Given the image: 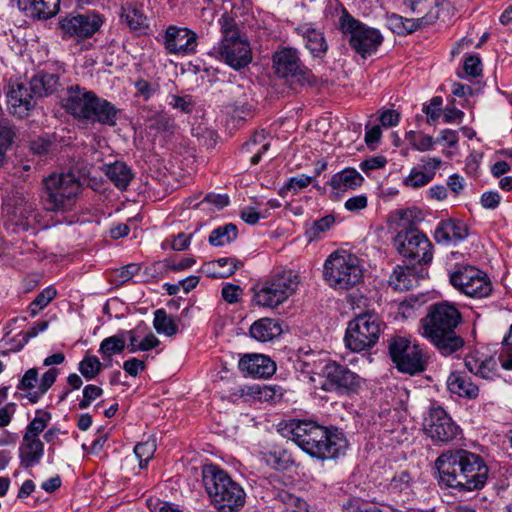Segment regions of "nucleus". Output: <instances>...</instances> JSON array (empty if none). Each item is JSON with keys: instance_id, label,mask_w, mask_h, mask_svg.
<instances>
[{"instance_id": "f257e3e1", "label": "nucleus", "mask_w": 512, "mask_h": 512, "mask_svg": "<svg viewBox=\"0 0 512 512\" xmlns=\"http://www.w3.org/2000/svg\"><path fill=\"white\" fill-rule=\"evenodd\" d=\"M279 431L303 451L322 460L336 459L344 455L348 447L343 432L311 421L290 420Z\"/></svg>"}, {"instance_id": "f03ea898", "label": "nucleus", "mask_w": 512, "mask_h": 512, "mask_svg": "<svg viewBox=\"0 0 512 512\" xmlns=\"http://www.w3.org/2000/svg\"><path fill=\"white\" fill-rule=\"evenodd\" d=\"M435 464L439 481L459 491L482 489L488 479L489 468L482 457L466 450L442 453Z\"/></svg>"}, {"instance_id": "7ed1b4c3", "label": "nucleus", "mask_w": 512, "mask_h": 512, "mask_svg": "<svg viewBox=\"0 0 512 512\" xmlns=\"http://www.w3.org/2000/svg\"><path fill=\"white\" fill-rule=\"evenodd\" d=\"M461 321L459 310L447 302L430 306L422 319L423 336L427 338L444 356L461 349L463 339L457 335L456 327Z\"/></svg>"}, {"instance_id": "20e7f679", "label": "nucleus", "mask_w": 512, "mask_h": 512, "mask_svg": "<svg viewBox=\"0 0 512 512\" xmlns=\"http://www.w3.org/2000/svg\"><path fill=\"white\" fill-rule=\"evenodd\" d=\"M221 40L213 48V54L236 71L246 68L253 59L252 48L247 37L241 32L237 22L228 13L218 20Z\"/></svg>"}, {"instance_id": "39448f33", "label": "nucleus", "mask_w": 512, "mask_h": 512, "mask_svg": "<svg viewBox=\"0 0 512 512\" xmlns=\"http://www.w3.org/2000/svg\"><path fill=\"white\" fill-rule=\"evenodd\" d=\"M203 483L212 503L220 512H235L244 505L243 488L218 466L204 467Z\"/></svg>"}, {"instance_id": "423d86ee", "label": "nucleus", "mask_w": 512, "mask_h": 512, "mask_svg": "<svg viewBox=\"0 0 512 512\" xmlns=\"http://www.w3.org/2000/svg\"><path fill=\"white\" fill-rule=\"evenodd\" d=\"M324 278L333 289L347 291L363 279L361 261L347 251L333 252L324 263Z\"/></svg>"}, {"instance_id": "0eeeda50", "label": "nucleus", "mask_w": 512, "mask_h": 512, "mask_svg": "<svg viewBox=\"0 0 512 512\" xmlns=\"http://www.w3.org/2000/svg\"><path fill=\"white\" fill-rule=\"evenodd\" d=\"M299 281L292 270L274 273L253 288V302L266 308H276L283 304L297 290Z\"/></svg>"}, {"instance_id": "6e6552de", "label": "nucleus", "mask_w": 512, "mask_h": 512, "mask_svg": "<svg viewBox=\"0 0 512 512\" xmlns=\"http://www.w3.org/2000/svg\"><path fill=\"white\" fill-rule=\"evenodd\" d=\"M338 25L350 46L363 58L375 53L383 42L377 29L363 24L345 9L341 12Z\"/></svg>"}, {"instance_id": "1a4fd4ad", "label": "nucleus", "mask_w": 512, "mask_h": 512, "mask_svg": "<svg viewBox=\"0 0 512 512\" xmlns=\"http://www.w3.org/2000/svg\"><path fill=\"white\" fill-rule=\"evenodd\" d=\"M45 204L51 211L70 209L80 192L78 179L70 173L52 174L44 181Z\"/></svg>"}, {"instance_id": "9d476101", "label": "nucleus", "mask_w": 512, "mask_h": 512, "mask_svg": "<svg viewBox=\"0 0 512 512\" xmlns=\"http://www.w3.org/2000/svg\"><path fill=\"white\" fill-rule=\"evenodd\" d=\"M381 333V322L377 315L360 314L349 321L346 334V346L353 352H362L373 347Z\"/></svg>"}, {"instance_id": "9b49d317", "label": "nucleus", "mask_w": 512, "mask_h": 512, "mask_svg": "<svg viewBox=\"0 0 512 512\" xmlns=\"http://www.w3.org/2000/svg\"><path fill=\"white\" fill-rule=\"evenodd\" d=\"M394 244L405 258L417 263L428 264L433 259L432 244L427 236L415 228L404 229L397 233Z\"/></svg>"}, {"instance_id": "f8f14e48", "label": "nucleus", "mask_w": 512, "mask_h": 512, "mask_svg": "<svg viewBox=\"0 0 512 512\" xmlns=\"http://www.w3.org/2000/svg\"><path fill=\"white\" fill-rule=\"evenodd\" d=\"M392 361L400 372L414 375L425 370L426 361L419 345L403 337L392 339L389 344Z\"/></svg>"}, {"instance_id": "ddd939ff", "label": "nucleus", "mask_w": 512, "mask_h": 512, "mask_svg": "<svg viewBox=\"0 0 512 512\" xmlns=\"http://www.w3.org/2000/svg\"><path fill=\"white\" fill-rule=\"evenodd\" d=\"M450 283L459 292L473 298L487 297L492 291L487 274L473 266H463L453 271Z\"/></svg>"}, {"instance_id": "4468645a", "label": "nucleus", "mask_w": 512, "mask_h": 512, "mask_svg": "<svg viewBox=\"0 0 512 512\" xmlns=\"http://www.w3.org/2000/svg\"><path fill=\"white\" fill-rule=\"evenodd\" d=\"M273 67L279 77L291 79L302 85L314 81L313 74L302 64L299 52L295 48L285 47L276 51L273 55Z\"/></svg>"}, {"instance_id": "2eb2a0df", "label": "nucleus", "mask_w": 512, "mask_h": 512, "mask_svg": "<svg viewBox=\"0 0 512 512\" xmlns=\"http://www.w3.org/2000/svg\"><path fill=\"white\" fill-rule=\"evenodd\" d=\"M423 431L434 442L447 443L459 434V427L440 406L432 405L423 419Z\"/></svg>"}, {"instance_id": "dca6fc26", "label": "nucleus", "mask_w": 512, "mask_h": 512, "mask_svg": "<svg viewBox=\"0 0 512 512\" xmlns=\"http://www.w3.org/2000/svg\"><path fill=\"white\" fill-rule=\"evenodd\" d=\"M322 376L324 380L320 387L328 392H354L361 386L362 382L361 377L356 373L333 361H329L323 366Z\"/></svg>"}, {"instance_id": "f3484780", "label": "nucleus", "mask_w": 512, "mask_h": 512, "mask_svg": "<svg viewBox=\"0 0 512 512\" xmlns=\"http://www.w3.org/2000/svg\"><path fill=\"white\" fill-rule=\"evenodd\" d=\"M66 38L85 39L93 36L103 25V18L95 12L70 15L59 22Z\"/></svg>"}, {"instance_id": "a211bd4d", "label": "nucleus", "mask_w": 512, "mask_h": 512, "mask_svg": "<svg viewBox=\"0 0 512 512\" xmlns=\"http://www.w3.org/2000/svg\"><path fill=\"white\" fill-rule=\"evenodd\" d=\"M197 34L184 27L169 26L164 34L165 49L169 54L191 55L198 46Z\"/></svg>"}, {"instance_id": "6ab92c4d", "label": "nucleus", "mask_w": 512, "mask_h": 512, "mask_svg": "<svg viewBox=\"0 0 512 512\" xmlns=\"http://www.w3.org/2000/svg\"><path fill=\"white\" fill-rule=\"evenodd\" d=\"M94 96L95 93L85 88L71 87L62 100V105L74 117L87 120Z\"/></svg>"}, {"instance_id": "aec40b11", "label": "nucleus", "mask_w": 512, "mask_h": 512, "mask_svg": "<svg viewBox=\"0 0 512 512\" xmlns=\"http://www.w3.org/2000/svg\"><path fill=\"white\" fill-rule=\"evenodd\" d=\"M34 93L24 84L16 83L10 86L7 94V104L10 113L23 118L28 115V112L34 107Z\"/></svg>"}, {"instance_id": "412c9836", "label": "nucleus", "mask_w": 512, "mask_h": 512, "mask_svg": "<svg viewBox=\"0 0 512 512\" xmlns=\"http://www.w3.org/2000/svg\"><path fill=\"white\" fill-rule=\"evenodd\" d=\"M239 369L246 376L268 378L276 371L275 363L262 354H247L239 360Z\"/></svg>"}, {"instance_id": "4be33fe9", "label": "nucleus", "mask_w": 512, "mask_h": 512, "mask_svg": "<svg viewBox=\"0 0 512 512\" xmlns=\"http://www.w3.org/2000/svg\"><path fill=\"white\" fill-rule=\"evenodd\" d=\"M465 366L471 373L485 380H494L498 377L497 362L494 357L479 351L466 356Z\"/></svg>"}, {"instance_id": "5701e85b", "label": "nucleus", "mask_w": 512, "mask_h": 512, "mask_svg": "<svg viewBox=\"0 0 512 512\" xmlns=\"http://www.w3.org/2000/svg\"><path fill=\"white\" fill-rule=\"evenodd\" d=\"M468 236L467 225L458 220L447 219L439 222L434 237L440 244H458Z\"/></svg>"}, {"instance_id": "b1692460", "label": "nucleus", "mask_w": 512, "mask_h": 512, "mask_svg": "<svg viewBox=\"0 0 512 512\" xmlns=\"http://www.w3.org/2000/svg\"><path fill=\"white\" fill-rule=\"evenodd\" d=\"M296 32L305 43V47L314 57H323L328 49V44L321 30L312 23H303L296 27Z\"/></svg>"}, {"instance_id": "393cba45", "label": "nucleus", "mask_w": 512, "mask_h": 512, "mask_svg": "<svg viewBox=\"0 0 512 512\" xmlns=\"http://www.w3.org/2000/svg\"><path fill=\"white\" fill-rule=\"evenodd\" d=\"M120 16L135 32L144 33L149 26L148 19L143 12V5L136 0H128L123 3Z\"/></svg>"}, {"instance_id": "a878e982", "label": "nucleus", "mask_w": 512, "mask_h": 512, "mask_svg": "<svg viewBox=\"0 0 512 512\" xmlns=\"http://www.w3.org/2000/svg\"><path fill=\"white\" fill-rule=\"evenodd\" d=\"M44 455V443L40 438L23 436L19 446L20 464L24 468H31L40 463Z\"/></svg>"}, {"instance_id": "bb28decb", "label": "nucleus", "mask_w": 512, "mask_h": 512, "mask_svg": "<svg viewBox=\"0 0 512 512\" xmlns=\"http://www.w3.org/2000/svg\"><path fill=\"white\" fill-rule=\"evenodd\" d=\"M243 266V262L235 257H223L204 263L201 272L210 278H227Z\"/></svg>"}, {"instance_id": "cd10ccee", "label": "nucleus", "mask_w": 512, "mask_h": 512, "mask_svg": "<svg viewBox=\"0 0 512 512\" xmlns=\"http://www.w3.org/2000/svg\"><path fill=\"white\" fill-rule=\"evenodd\" d=\"M435 19V16L429 14L416 19L404 18L400 15L392 14L387 18V23L394 33L398 35H405L432 24Z\"/></svg>"}, {"instance_id": "c85d7f7f", "label": "nucleus", "mask_w": 512, "mask_h": 512, "mask_svg": "<svg viewBox=\"0 0 512 512\" xmlns=\"http://www.w3.org/2000/svg\"><path fill=\"white\" fill-rule=\"evenodd\" d=\"M447 387L449 391L460 397L469 399L476 398L479 394V388L463 372H452L447 378Z\"/></svg>"}, {"instance_id": "c756f323", "label": "nucleus", "mask_w": 512, "mask_h": 512, "mask_svg": "<svg viewBox=\"0 0 512 512\" xmlns=\"http://www.w3.org/2000/svg\"><path fill=\"white\" fill-rule=\"evenodd\" d=\"M89 110H91V112H89L88 121L99 122L110 126L116 124L117 109L109 101L95 95Z\"/></svg>"}, {"instance_id": "7c9ffc66", "label": "nucleus", "mask_w": 512, "mask_h": 512, "mask_svg": "<svg viewBox=\"0 0 512 512\" xmlns=\"http://www.w3.org/2000/svg\"><path fill=\"white\" fill-rule=\"evenodd\" d=\"M37 218L38 214L34 203L22 201L14 208L10 221L14 223L19 230L28 231L38 222Z\"/></svg>"}, {"instance_id": "2f4dec72", "label": "nucleus", "mask_w": 512, "mask_h": 512, "mask_svg": "<svg viewBox=\"0 0 512 512\" xmlns=\"http://www.w3.org/2000/svg\"><path fill=\"white\" fill-rule=\"evenodd\" d=\"M108 179L120 190H125L134 178L132 169L122 161L106 164L103 169Z\"/></svg>"}, {"instance_id": "473e14b6", "label": "nucleus", "mask_w": 512, "mask_h": 512, "mask_svg": "<svg viewBox=\"0 0 512 512\" xmlns=\"http://www.w3.org/2000/svg\"><path fill=\"white\" fill-rule=\"evenodd\" d=\"M282 328L278 320L261 318L255 321L250 327V335L257 341L268 342L278 337Z\"/></svg>"}, {"instance_id": "72a5a7b5", "label": "nucleus", "mask_w": 512, "mask_h": 512, "mask_svg": "<svg viewBox=\"0 0 512 512\" xmlns=\"http://www.w3.org/2000/svg\"><path fill=\"white\" fill-rule=\"evenodd\" d=\"M363 180L362 175L356 169L345 168L332 176L329 185L333 191L338 193L356 189L361 186Z\"/></svg>"}, {"instance_id": "f704fd0d", "label": "nucleus", "mask_w": 512, "mask_h": 512, "mask_svg": "<svg viewBox=\"0 0 512 512\" xmlns=\"http://www.w3.org/2000/svg\"><path fill=\"white\" fill-rule=\"evenodd\" d=\"M29 85L35 96H47L59 89V76L55 73L39 72L31 79Z\"/></svg>"}, {"instance_id": "c9c22d12", "label": "nucleus", "mask_w": 512, "mask_h": 512, "mask_svg": "<svg viewBox=\"0 0 512 512\" xmlns=\"http://www.w3.org/2000/svg\"><path fill=\"white\" fill-rule=\"evenodd\" d=\"M417 283L412 269L397 266L389 279V286L395 291H407Z\"/></svg>"}, {"instance_id": "e433bc0d", "label": "nucleus", "mask_w": 512, "mask_h": 512, "mask_svg": "<svg viewBox=\"0 0 512 512\" xmlns=\"http://www.w3.org/2000/svg\"><path fill=\"white\" fill-rule=\"evenodd\" d=\"M238 236V229L233 223L217 227L210 233L208 241L215 247H223L232 243Z\"/></svg>"}, {"instance_id": "4c0bfd02", "label": "nucleus", "mask_w": 512, "mask_h": 512, "mask_svg": "<svg viewBox=\"0 0 512 512\" xmlns=\"http://www.w3.org/2000/svg\"><path fill=\"white\" fill-rule=\"evenodd\" d=\"M249 393L255 395L262 402L276 404L282 400L284 390L277 385H254L249 387Z\"/></svg>"}, {"instance_id": "58836bf2", "label": "nucleus", "mask_w": 512, "mask_h": 512, "mask_svg": "<svg viewBox=\"0 0 512 512\" xmlns=\"http://www.w3.org/2000/svg\"><path fill=\"white\" fill-rule=\"evenodd\" d=\"M153 326L158 334L169 337L178 332V324L175 319L168 315L164 309H158L154 312Z\"/></svg>"}, {"instance_id": "ea45409f", "label": "nucleus", "mask_w": 512, "mask_h": 512, "mask_svg": "<svg viewBox=\"0 0 512 512\" xmlns=\"http://www.w3.org/2000/svg\"><path fill=\"white\" fill-rule=\"evenodd\" d=\"M335 224V217L333 215H327L321 219L313 221L306 228V238L308 241H315L323 238L326 232H328Z\"/></svg>"}, {"instance_id": "a19ab883", "label": "nucleus", "mask_w": 512, "mask_h": 512, "mask_svg": "<svg viewBox=\"0 0 512 512\" xmlns=\"http://www.w3.org/2000/svg\"><path fill=\"white\" fill-rule=\"evenodd\" d=\"M125 340L118 335H113L102 340L99 353L103 359H110L113 355L120 354L125 349Z\"/></svg>"}, {"instance_id": "79ce46f5", "label": "nucleus", "mask_w": 512, "mask_h": 512, "mask_svg": "<svg viewBox=\"0 0 512 512\" xmlns=\"http://www.w3.org/2000/svg\"><path fill=\"white\" fill-rule=\"evenodd\" d=\"M149 128L158 132H171L175 128L174 119L166 112H156L149 119Z\"/></svg>"}, {"instance_id": "37998d69", "label": "nucleus", "mask_w": 512, "mask_h": 512, "mask_svg": "<svg viewBox=\"0 0 512 512\" xmlns=\"http://www.w3.org/2000/svg\"><path fill=\"white\" fill-rule=\"evenodd\" d=\"M56 377V369H49L47 372H45L40 380L38 389L34 392L28 393L27 397L29 398L30 402L36 403L54 384Z\"/></svg>"}, {"instance_id": "c03bdc74", "label": "nucleus", "mask_w": 512, "mask_h": 512, "mask_svg": "<svg viewBox=\"0 0 512 512\" xmlns=\"http://www.w3.org/2000/svg\"><path fill=\"white\" fill-rule=\"evenodd\" d=\"M78 369L87 380L94 379L102 370V363L96 356H85L79 362Z\"/></svg>"}, {"instance_id": "a18cd8bd", "label": "nucleus", "mask_w": 512, "mask_h": 512, "mask_svg": "<svg viewBox=\"0 0 512 512\" xmlns=\"http://www.w3.org/2000/svg\"><path fill=\"white\" fill-rule=\"evenodd\" d=\"M156 451L155 440H147L145 442L138 443L134 447L135 456L139 460V467L145 468L149 460L153 457Z\"/></svg>"}, {"instance_id": "49530a36", "label": "nucleus", "mask_w": 512, "mask_h": 512, "mask_svg": "<svg viewBox=\"0 0 512 512\" xmlns=\"http://www.w3.org/2000/svg\"><path fill=\"white\" fill-rule=\"evenodd\" d=\"M263 460L273 469H285L289 461V457L285 450L275 449L263 453Z\"/></svg>"}, {"instance_id": "de8ad7c7", "label": "nucleus", "mask_w": 512, "mask_h": 512, "mask_svg": "<svg viewBox=\"0 0 512 512\" xmlns=\"http://www.w3.org/2000/svg\"><path fill=\"white\" fill-rule=\"evenodd\" d=\"M406 139L414 149L421 152L429 151L434 146L433 137L420 132L410 131L406 134Z\"/></svg>"}, {"instance_id": "09e8293b", "label": "nucleus", "mask_w": 512, "mask_h": 512, "mask_svg": "<svg viewBox=\"0 0 512 512\" xmlns=\"http://www.w3.org/2000/svg\"><path fill=\"white\" fill-rule=\"evenodd\" d=\"M56 294V289L52 286L46 287L42 290L30 304L29 308L31 314L34 316L40 310L45 308L55 298Z\"/></svg>"}, {"instance_id": "8fccbe9b", "label": "nucleus", "mask_w": 512, "mask_h": 512, "mask_svg": "<svg viewBox=\"0 0 512 512\" xmlns=\"http://www.w3.org/2000/svg\"><path fill=\"white\" fill-rule=\"evenodd\" d=\"M433 179L430 174H426L419 168H412L409 175L404 179L403 183L406 187L417 189L430 183Z\"/></svg>"}, {"instance_id": "3c124183", "label": "nucleus", "mask_w": 512, "mask_h": 512, "mask_svg": "<svg viewBox=\"0 0 512 512\" xmlns=\"http://www.w3.org/2000/svg\"><path fill=\"white\" fill-rule=\"evenodd\" d=\"M48 328L47 321H38L34 323V325L25 333H20L18 336H21V340L17 345L10 348V350L14 352L20 351L31 338L36 337L39 333L44 332Z\"/></svg>"}, {"instance_id": "603ef678", "label": "nucleus", "mask_w": 512, "mask_h": 512, "mask_svg": "<svg viewBox=\"0 0 512 512\" xmlns=\"http://www.w3.org/2000/svg\"><path fill=\"white\" fill-rule=\"evenodd\" d=\"M499 361L506 370H512V325L508 335L503 339Z\"/></svg>"}, {"instance_id": "864d4df0", "label": "nucleus", "mask_w": 512, "mask_h": 512, "mask_svg": "<svg viewBox=\"0 0 512 512\" xmlns=\"http://www.w3.org/2000/svg\"><path fill=\"white\" fill-rule=\"evenodd\" d=\"M57 3L51 5L47 0H35L31 18L47 19L55 14Z\"/></svg>"}, {"instance_id": "5fc2aeb1", "label": "nucleus", "mask_w": 512, "mask_h": 512, "mask_svg": "<svg viewBox=\"0 0 512 512\" xmlns=\"http://www.w3.org/2000/svg\"><path fill=\"white\" fill-rule=\"evenodd\" d=\"M49 417L46 414L36 416L26 427L23 436H30L32 438H39L40 434L45 430L48 424Z\"/></svg>"}, {"instance_id": "6e6d98bb", "label": "nucleus", "mask_w": 512, "mask_h": 512, "mask_svg": "<svg viewBox=\"0 0 512 512\" xmlns=\"http://www.w3.org/2000/svg\"><path fill=\"white\" fill-rule=\"evenodd\" d=\"M168 105L183 113H191L194 108V101L191 96L171 95L168 98Z\"/></svg>"}, {"instance_id": "4d7b16f0", "label": "nucleus", "mask_w": 512, "mask_h": 512, "mask_svg": "<svg viewBox=\"0 0 512 512\" xmlns=\"http://www.w3.org/2000/svg\"><path fill=\"white\" fill-rule=\"evenodd\" d=\"M15 131L10 122L0 119V146L9 149L14 141Z\"/></svg>"}, {"instance_id": "13d9d810", "label": "nucleus", "mask_w": 512, "mask_h": 512, "mask_svg": "<svg viewBox=\"0 0 512 512\" xmlns=\"http://www.w3.org/2000/svg\"><path fill=\"white\" fill-rule=\"evenodd\" d=\"M134 87L137 94L141 96L145 101L152 98L159 89L158 84L148 82L144 79H139L134 83Z\"/></svg>"}, {"instance_id": "bf43d9fd", "label": "nucleus", "mask_w": 512, "mask_h": 512, "mask_svg": "<svg viewBox=\"0 0 512 512\" xmlns=\"http://www.w3.org/2000/svg\"><path fill=\"white\" fill-rule=\"evenodd\" d=\"M53 143L48 135L38 136L30 141V150L36 155H44L51 151Z\"/></svg>"}, {"instance_id": "052dcab7", "label": "nucleus", "mask_w": 512, "mask_h": 512, "mask_svg": "<svg viewBox=\"0 0 512 512\" xmlns=\"http://www.w3.org/2000/svg\"><path fill=\"white\" fill-rule=\"evenodd\" d=\"M103 393V390L101 387L89 384L84 387L83 389V398L79 402V408L80 409H86L90 406V404L97 399L99 396H101Z\"/></svg>"}, {"instance_id": "680f3d73", "label": "nucleus", "mask_w": 512, "mask_h": 512, "mask_svg": "<svg viewBox=\"0 0 512 512\" xmlns=\"http://www.w3.org/2000/svg\"><path fill=\"white\" fill-rule=\"evenodd\" d=\"M240 217L247 224L254 225L260 218L266 217V211L262 212L255 206H245L240 211Z\"/></svg>"}, {"instance_id": "e2e57ef3", "label": "nucleus", "mask_w": 512, "mask_h": 512, "mask_svg": "<svg viewBox=\"0 0 512 512\" xmlns=\"http://www.w3.org/2000/svg\"><path fill=\"white\" fill-rule=\"evenodd\" d=\"M412 484V477L406 471H402L395 475L391 481V489L399 492L407 491L410 489Z\"/></svg>"}, {"instance_id": "0e129e2a", "label": "nucleus", "mask_w": 512, "mask_h": 512, "mask_svg": "<svg viewBox=\"0 0 512 512\" xmlns=\"http://www.w3.org/2000/svg\"><path fill=\"white\" fill-rule=\"evenodd\" d=\"M312 179V177L305 174L297 175L291 177L285 187L287 190L297 193L298 191L310 185L312 183Z\"/></svg>"}, {"instance_id": "69168bd1", "label": "nucleus", "mask_w": 512, "mask_h": 512, "mask_svg": "<svg viewBox=\"0 0 512 512\" xmlns=\"http://www.w3.org/2000/svg\"><path fill=\"white\" fill-rule=\"evenodd\" d=\"M441 105L442 98L437 96L433 97L430 104L424 107L423 111L427 115V122L429 124L433 123L440 117Z\"/></svg>"}, {"instance_id": "338daca9", "label": "nucleus", "mask_w": 512, "mask_h": 512, "mask_svg": "<svg viewBox=\"0 0 512 512\" xmlns=\"http://www.w3.org/2000/svg\"><path fill=\"white\" fill-rule=\"evenodd\" d=\"M463 69L468 76L477 77L482 72L481 60L478 56L471 55L465 58Z\"/></svg>"}, {"instance_id": "774afa93", "label": "nucleus", "mask_w": 512, "mask_h": 512, "mask_svg": "<svg viewBox=\"0 0 512 512\" xmlns=\"http://www.w3.org/2000/svg\"><path fill=\"white\" fill-rule=\"evenodd\" d=\"M139 271V266L137 264L131 263L126 266L117 269L114 273L115 280L120 283H125L129 281L135 274Z\"/></svg>"}]
</instances>
